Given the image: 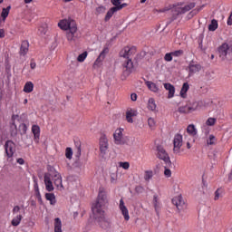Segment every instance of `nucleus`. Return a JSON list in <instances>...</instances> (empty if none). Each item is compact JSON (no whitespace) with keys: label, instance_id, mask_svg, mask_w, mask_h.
Masks as SVG:
<instances>
[{"label":"nucleus","instance_id":"nucleus-38","mask_svg":"<svg viewBox=\"0 0 232 232\" xmlns=\"http://www.w3.org/2000/svg\"><path fill=\"white\" fill-rule=\"evenodd\" d=\"M86 57H88V52H83L77 57L78 63H84Z\"/></svg>","mask_w":232,"mask_h":232},{"label":"nucleus","instance_id":"nucleus-28","mask_svg":"<svg viewBox=\"0 0 232 232\" xmlns=\"http://www.w3.org/2000/svg\"><path fill=\"white\" fill-rule=\"evenodd\" d=\"M188 90H189V83L188 82L183 83L182 88L180 90V95L182 99H186L187 97L186 93H188Z\"/></svg>","mask_w":232,"mask_h":232},{"label":"nucleus","instance_id":"nucleus-57","mask_svg":"<svg viewBox=\"0 0 232 232\" xmlns=\"http://www.w3.org/2000/svg\"><path fill=\"white\" fill-rule=\"evenodd\" d=\"M17 164H20V166H23L24 164V160L23 158H19L16 160Z\"/></svg>","mask_w":232,"mask_h":232},{"label":"nucleus","instance_id":"nucleus-32","mask_svg":"<svg viewBox=\"0 0 232 232\" xmlns=\"http://www.w3.org/2000/svg\"><path fill=\"white\" fill-rule=\"evenodd\" d=\"M21 220H23V215H17L15 218L12 219L11 224L14 227H17V226L21 224Z\"/></svg>","mask_w":232,"mask_h":232},{"label":"nucleus","instance_id":"nucleus-49","mask_svg":"<svg viewBox=\"0 0 232 232\" xmlns=\"http://www.w3.org/2000/svg\"><path fill=\"white\" fill-rule=\"evenodd\" d=\"M153 205L155 209H157V208L159 207V196L157 195L153 196Z\"/></svg>","mask_w":232,"mask_h":232},{"label":"nucleus","instance_id":"nucleus-10","mask_svg":"<svg viewBox=\"0 0 232 232\" xmlns=\"http://www.w3.org/2000/svg\"><path fill=\"white\" fill-rule=\"evenodd\" d=\"M218 53L220 59L223 61H227V52H229V44L224 43L218 47Z\"/></svg>","mask_w":232,"mask_h":232},{"label":"nucleus","instance_id":"nucleus-4","mask_svg":"<svg viewBox=\"0 0 232 232\" xmlns=\"http://www.w3.org/2000/svg\"><path fill=\"white\" fill-rule=\"evenodd\" d=\"M193 8H195V3H190L187 5H184L183 7L173 5H169V7L160 9V12L163 13V12H168L169 10H172V11L175 10V12H177L179 15L180 14H186V12H189V10Z\"/></svg>","mask_w":232,"mask_h":232},{"label":"nucleus","instance_id":"nucleus-63","mask_svg":"<svg viewBox=\"0 0 232 232\" xmlns=\"http://www.w3.org/2000/svg\"><path fill=\"white\" fill-rule=\"evenodd\" d=\"M187 148H188V150L191 149V144L189 142H187Z\"/></svg>","mask_w":232,"mask_h":232},{"label":"nucleus","instance_id":"nucleus-9","mask_svg":"<svg viewBox=\"0 0 232 232\" xmlns=\"http://www.w3.org/2000/svg\"><path fill=\"white\" fill-rule=\"evenodd\" d=\"M197 108H198V103L193 102L192 105H185L181 106L178 109L179 113H191L192 111H196Z\"/></svg>","mask_w":232,"mask_h":232},{"label":"nucleus","instance_id":"nucleus-6","mask_svg":"<svg viewBox=\"0 0 232 232\" xmlns=\"http://www.w3.org/2000/svg\"><path fill=\"white\" fill-rule=\"evenodd\" d=\"M157 150H158V159H160V160H164L165 164H167L168 167L171 166V160H169V155H168V152H166V150H164L162 146H158Z\"/></svg>","mask_w":232,"mask_h":232},{"label":"nucleus","instance_id":"nucleus-64","mask_svg":"<svg viewBox=\"0 0 232 232\" xmlns=\"http://www.w3.org/2000/svg\"><path fill=\"white\" fill-rule=\"evenodd\" d=\"M228 180H232V171L228 175Z\"/></svg>","mask_w":232,"mask_h":232},{"label":"nucleus","instance_id":"nucleus-22","mask_svg":"<svg viewBox=\"0 0 232 232\" xmlns=\"http://www.w3.org/2000/svg\"><path fill=\"white\" fill-rule=\"evenodd\" d=\"M30 47V44L28 41H23L20 47V55H26L28 53V48Z\"/></svg>","mask_w":232,"mask_h":232},{"label":"nucleus","instance_id":"nucleus-15","mask_svg":"<svg viewBox=\"0 0 232 232\" xmlns=\"http://www.w3.org/2000/svg\"><path fill=\"white\" fill-rule=\"evenodd\" d=\"M202 70V65L200 63H195V62H190L188 64V72L189 75L191 73H198V72H200Z\"/></svg>","mask_w":232,"mask_h":232},{"label":"nucleus","instance_id":"nucleus-42","mask_svg":"<svg viewBox=\"0 0 232 232\" xmlns=\"http://www.w3.org/2000/svg\"><path fill=\"white\" fill-rule=\"evenodd\" d=\"M169 168H171V166L168 167V164H165L164 175L165 177H167V179H169V177H171V169H169Z\"/></svg>","mask_w":232,"mask_h":232},{"label":"nucleus","instance_id":"nucleus-8","mask_svg":"<svg viewBox=\"0 0 232 232\" xmlns=\"http://www.w3.org/2000/svg\"><path fill=\"white\" fill-rule=\"evenodd\" d=\"M172 204L176 206L179 211H182L186 208V202H184V198H182V195L174 197L172 198Z\"/></svg>","mask_w":232,"mask_h":232},{"label":"nucleus","instance_id":"nucleus-43","mask_svg":"<svg viewBox=\"0 0 232 232\" xmlns=\"http://www.w3.org/2000/svg\"><path fill=\"white\" fill-rule=\"evenodd\" d=\"M164 61H166L167 63H171V61H173L172 53H167L164 56Z\"/></svg>","mask_w":232,"mask_h":232},{"label":"nucleus","instance_id":"nucleus-13","mask_svg":"<svg viewBox=\"0 0 232 232\" xmlns=\"http://www.w3.org/2000/svg\"><path fill=\"white\" fill-rule=\"evenodd\" d=\"M100 151L102 155H106L108 153V139L105 135L100 138Z\"/></svg>","mask_w":232,"mask_h":232},{"label":"nucleus","instance_id":"nucleus-19","mask_svg":"<svg viewBox=\"0 0 232 232\" xmlns=\"http://www.w3.org/2000/svg\"><path fill=\"white\" fill-rule=\"evenodd\" d=\"M32 132L34 136L35 142H39V137H41V127L39 125H33L32 126Z\"/></svg>","mask_w":232,"mask_h":232},{"label":"nucleus","instance_id":"nucleus-46","mask_svg":"<svg viewBox=\"0 0 232 232\" xmlns=\"http://www.w3.org/2000/svg\"><path fill=\"white\" fill-rule=\"evenodd\" d=\"M172 57H181V55H184V51L183 50H178L171 52Z\"/></svg>","mask_w":232,"mask_h":232},{"label":"nucleus","instance_id":"nucleus-44","mask_svg":"<svg viewBox=\"0 0 232 232\" xmlns=\"http://www.w3.org/2000/svg\"><path fill=\"white\" fill-rule=\"evenodd\" d=\"M217 122V119L215 118H208L206 121L207 126H215Z\"/></svg>","mask_w":232,"mask_h":232},{"label":"nucleus","instance_id":"nucleus-54","mask_svg":"<svg viewBox=\"0 0 232 232\" xmlns=\"http://www.w3.org/2000/svg\"><path fill=\"white\" fill-rule=\"evenodd\" d=\"M227 24L228 26H232V12L230 13V15H229L228 18H227Z\"/></svg>","mask_w":232,"mask_h":232},{"label":"nucleus","instance_id":"nucleus-34","mask_svg":"<svg viewBox=\"0 0 232 232\" xmlns=\"http://www.w3.org/2000/svg\"><path fill=\"white\" fill-rule=\"evenodd\" d=\"M148 108L151 111H155V110H157V104H155V100L153 98L149 99Z\"/></svg>","mask_w":232,"mask_h":232},{"label":"nucleus","instance_id":"nucleus-31","mask_svg":"<svg viewBox=\"0 0 232 232\" xmlns=\"http://www.w3.org/2000/svg\"><path fill=\"white\" fill-rule=\"evenodd\" d=\"M24 92L25 93H32V92H34V83L32 82H27L24 87Z\"/></svg>","mask_w":232,"mask_h":232},{"label":"nucleus","instance_id":"nucleus-60","mask_svg":"<svg viewBox=\"0 0 232 232\" xmlns=\"http://www.w3.org/2000/svg\"><path fill=\"white\" fill-rule=\"evenodd\" d=\"M5 37V29H0V39H3Z\"/></svg>","mask_w":232,"mask_h":232},{"label":"nucleus","instance_id":"nucleus-29","mask_svg":"<svg viewBox=\"0 0 232 232\" xmlns=\"http://www.w3.org/2000/svg\"><path fill=\"white\" fill-rule=\"evenodd\" d=\"M145 84L149 88V90H150V92H159V87L155 82L148 81L145 82Z\"/></svg>","mask_w":232,"mask_h":232},{"label":"nucleus","instance_id":"nucleus-1","mask_svg":"<svg viewBox=\"0 0 232 232\" xmlns=\"http://www.w3.org/2000/svg\"><path fill=\"white\" fill-rule=\"evenodd\" d=\"M108 205V196L103 188H100L96 202L92 204V211L94 215V220L102 227V229H110L111 222H110L104 216V209Z\"/></svg>","mask_w":232,"mask_h":232},{"label":"nucleus","instance_id":"nucleus-14","mask_svg":"<svg viewBox=\"0 0 232 232\" xmlns=\"http://www.w3.org/2000/svg\"><path fill=\"white\" fill-rule=\"evenodd\" d=\"M53 180L54 186H56L58 189H64V186H63V177L59 172H55V174L53 176Z\"/></svg>","mask_w":232,"mask_h":232},{"label":"nucleus","instance_id":"nucleus-26","mask_svg":"<svg viewBox=\"0 0 232 232\" xmlns=\"http://www.w3.org/2000/svg\"><path fill=\"white\" fill-rule=\"evenodd\" d=\"M54 232H63V222L60 218H54Z\"/></svg>","mask_w":232,"mask_h":232},{"label":"nucleus","instance_id":"nucleus-18","mask_svg":"<svg viewBox=\"0 0 232 232\" xmlns=\"http://www.w3.org/2000/svg\"><path fill=\"white\" fill-rule=\"evenodd\" d=\"M24 119H26V115L24 114H22V115H15L14 114L12 116V121H13V123L12 125L14 126V129L17 130V125L15 124V121H17V122H20V124H24Z\"/></svg>","mask_w":232,"mask_h":232},{"label":"nucleus","instance_id":"nucleus-52","mask_svg":"<svg viewBox=\"0 0 232 232\" xmlns=\"http://www.w3.org/2000/svg\"><path fill=\"white\" fill-rule=\"evenodd\" d=\"M19 211H21V207L19 206H14L13 208V215H15L16 213H19Z\"/></svg>","mask_w":232,"mask_h":232},{"label":"nucleus","instance_id":"nucleus-36","mask_svg":"<svg viewBox=\"0 0 232 232\" xmlns=\"http://www.w3.org/2000/svg\"><path fill=\"white\" fill-rule=\"evenodd\" d=\"M65 157L69 160H72V159L73 157V150H72V148H70V147L66 148V150H65Z\"/></svg>","mask_w":232,"mask_h":232},{"label":"nucleus","instance_id":"nucleus-23","mask_svg":"<svg viewBox=\"0 0 232 232\" xmlns=\"http://www.w3.org/2000/svg\"><path fill=\"white\" fill-rule=\"evenodd\" d=\"M74 145H75V154H74V157L76 159V160H79V159H81V140H74Z\"/></svg>","mask_w":232,"mask_h":232},{"label":"nucleus","instance_id":"nucleus-59","mask_svg":"<svg viewBox=\"0 0 232 232\" xmlns=\"http://www.w3.org/2000/svg\"><path fill=\"white\" fill-rule=\"evenodd\" d=\"M30 66L31 70H35V66H37V64L35 63V62H31Z\"/></svg>","mask_w":232,"mask_h":232},{"label":"nucleus","instance_id":"nucleus-48","mask_svg":"<svg viewBox=\"0 0 232 232\" xmlns=\"http://www.w3.org/2000/svg\"><path fill=\"white\" fill-rule=\"evenodd\" d=\"M120 167L123 169H130V162H120Z\"/></svg>","mask_w":232,"mask_h":232},{"label":"nucleus","instance_id":"nucleus-35","mask_svg":"<svg viewBox=\"0 0 232 232\" xmlns=\"http://www.w3.org/2000/svg\"><path fill=\"white\" fill-rule=\"evenodd\" d=\"M187 131L189 135H192L193 137H195V135H197V129L195 128V125H188L187 128Z\"/></svg>","mask_w":232,"mask_h":232},{"label":"nucleus","instance_id":"nucleus-33","mask_svg":"<svg viewBox=\"0 0 232 232\" xmlns=\"http://www.w3.org/2000/svg\"><path fill=\"white\" fill-rule=\"evenodd\" d=\"M217 28H218V21L215 19L211 20V23L208 25L209 32H215Z\"/></svg>","mask_w":232,"mask_h":232},{"label":"nucleus","instance_id":"nucleus-17","mask_svg":"<svg viewBox=\"0 0 232 232\" xmlns=\"http://www.w3.org/2000/svg\"><path fill=\"white\" fill-rule=\"evenodd\" d=\"M44 182L45 184L46 191H49V193H51V191H53V183L52 182V179H50V176L45 174L44 177Z\"/></svg>","mask_w":232,"mask_h":232},{"label":"nucleus","instance_id":"nucleus-25","mask_svg":"<svg viewBox=\"0 0 232 232\" xmlns=\"http://www.w3.org/2000/svg\"><path fill=\"white\" fill-rule=\"evenodd\" d=\"M113 137H114L115 144H121V142H122V130H117L114 132Z\"/></svg>","mask_w":232,"mask_h":232},{"label":"nucleus","instance_id":"nucleus-37","mask_svg":"<svg viewBox=\"0 0 232 232\" xmlns=\"http://www.w3.org/2000/svg\"><path fill=\"white\" fill-rule=\"evenodd\" d=\"M19 130H20L21 135H26V131H28V127L26 126L25 123H20Z\"/></svg>","mask_w":232,"mask_h":232},{"label":"nucleus","instance_id":"nucleus-39","mask_svg":"<svg viewBox=\"0 0 232 232\" xmlns=\"http://www.w3.org/2000/svg\"><path fill=\"white\" fill-rule=\"evenodd\" d=\"M204 7V5L201 7H197L196 9L192 10L189 14H188V17H195V15H197V14H198V12H200V10H202V8Z\"/></svg>","mask_w":232,"mask_h":232},{"label":"nucleus","instance_id":"nucleus-50","mask_svg":"<svg viewBox=\"0 0 232 232\" xmlns=\"http://www.w3.org/2000/svg\"><path fill=\"white\" fill-rule=\"evenodd\" d=\"M35 197H36V198H37L39 204H40L41 206H43L44 202H43V198L41 197V192L35 193Z\"/></svg>","mask_w":232,"mask_h":232},{"label":"nucleus","instance_id":"nucleus-12","mask_svg":"<svg viewBox=\"0 0 232 232\" xmlns=\"http://www.w3.org/2000/svg\"><path fill=\"white\" fill-rule=\"evenodd\" d=\"M76 24H77L73 20H62L58 23V26L61 28V30H70Z\"/></svg>","mask_w":232,"mask_h":232},{"label":"nucleus","instance_id":"nucleus-21","mask_svg":"<svg viewBox=\"0 0 232 232\" xmlns=\"http://www.w3.org/2000/svg\"><path fill=\"white\" fill-rule=\"evenodd\" d=\"M110 53V49L108 47H104L103 50L101 52L100 55L96 59L94 64H98L99 63H102L106 57V53Z\"/></svg>","mask_w":232,"mask_h":232},{"label":"nucleus","instance_id":"nucleus-16","mask_svg":"<svg viewBox=\"0 0 232 232\" xmlns=\"http://www.w3.org/2000/svg\"><path fill=\"white\" fill-rule=\"evenodd\" d=\"M120 210L124 217L125 220H130V211H128V208L124 205V199L120 200Z\"/></svg>","mask_w":232,"mask_h":232},{"label":"nucleus","instance_id":"nucleus-40","mask_svg":"<svg viewBox=\"0 0 232 232\" xmlns=\"http://www.w3.org/2000/svg\"><path fill=\"white\" fill-rule=\"evenodd\" d=\"M106 12V7L104 5H101L96 8L95 15H101V14H104Z\"/></svg>","mask_w":232,"mask_h":232},{"label":"nucleus","instance_id":"nucleus-27","mask_svg":"<svg viewBox=\"0 0 232 232\" xmlns=\"http://www.w3.org/2000/svg\"><path fill=\"white\" fill-rule=\"evenodd\" d=\"M45 199L50 202L51 206H55V204H57L55 194L53 193H45Z\"/></svg>","mask_w":232,"mask_h":232},{"label":"nucleus","instance_id":"nucleus-41","mask_svg":"<svg viewBox=\"0 0 232 232\" xmlns=\"http://www.w3.org/2000/svg\"><path fill=\"white\" fill-rule=\"evenodd\" d=\"M215 140H217V139L215 138V135L211 134L208 137V140H207V143L208 146H213L215 144Z\"/></svg>","mask_w":232,"mask_h":232},{"label":"nucleus","instance_id":"nucleus-20","mask_svg":"<svg viewBox=\"0 0 232 232\" xmlns=\"http://www.w3.org/2000/svg\"><path fill=\"white\" fill-rule=\"evenodd\" d=\"M164 88L169 92L168 99H172L175 95V86L171 83H164Z\"/></svg>","mask_w":232,"mask_h":232},{"label":"nucleus","instance_id":"nucleus-3","mask_svg":"<svg viewBox=\"0 0 232 232\" xmlns=\"http://www.w3.org/2000/svg\"><path fill=\"white\" fill-rule=\"evenodd\" d=\"M111 3L113 5V7L109 9V11L107 12L104 17L105 23H108V21H110V19L113 17V14H116V12H119L122 10V8H126V6H128V4L126 3L122 4L121 1H111Z\"/></svg>","mask_w":232,"mask_h":232},{"label":"nucleus","instance_id":"nucleus-5","mask_svg":"<svg viewBox=\"0 0 232 232\" xmlns=\"http://www.w3.org/2000/svg\"><path fill=\"white\" fill-rule=\"evenodd\" d=\"M4 148L7 159H12L15 153V143L13 140H8L5 141Z\"/></svg>","mask_w":232,"mask_h":232},{"label":"nucleus","instance_id":"nucleus-51","mask_svg":"<svg viewBox=\"0 0 232 232\" xmlns=\"http://www.w3.org/2000/svg\"><path fill=\"white\" fill-rule=\"evenodd\" d=\"M148 124H149L150 128H153L155 126V120L153 118H149Z\"/></svg>","mask_w":232,"mask_h":232},{"label":"nucleus","instance_id":"nucleus-61","mask_svg":"<svg viewBox=\"0 0 232 232\" xmlns=\"http://www.w3.org/2000/svg\"><path fill=\"white\" fill-rule=\"evenodd\" d=\"M136 191H142V187H140V186H138V187H136Z\"/></svg>","mask_w":232,"mask_h":232},{"label":"nucleus","instance_id":"nucleus-11","mask_svg":"<svg viewBox=\"0 0 232 232\" xmlns=\"http://www.w3.org/2000/svg\"><path fill=\"white\" fill-rule=\"evenodd\" d=\"M173 144H174V148H173L174 153H179L180 148H182V135L181 134H176L174 136Z\"/></svg>","mask_w":232,"mask_h":232},{"label":"nucleus","instance_id":"nucleus-45","mask_svg":"<svg viewBox=\"0 0 232 232\" xmlns=\"http://www.w3.org/2000/svg\"><path fill=\"white\" fill-rule=\"evenodd\" d=\"M38 32L40 33V35H46L48 29L46 28V25H42L39 27Z\"/></svg>","mask_w":232,"mask_h":232},{"label":"nucleus","instance_id":"nucleus-58","mask_svg":"<svg viewBox=\"0 0 232 232\" xmlns=\"http://www.w3.org/2000/svg\"><path fill=\"white\" fill-rule=\"evenodd\" d=\"M130 100L133 101V102H135V101H137V93H131Z\"/></svg>","mask_w":232,"mask_h":232},{"label":"nucleus","instance_id":"nucleus-56","mask_svg":"<svg viewBox=\"0 0 232 232\" xmlns=\"http://www.w3.org/2000/svg\"><path fill=\"white\" fill-rule=\"evenodd\" d=\"M48 171H50V173H53V176L55 175V173H58L57 170H55V168L52 166L48 168Z\"/></svg>","mask_w":232,"mask_h":232},{"label":"nucleus","instance_id":"nucleus-24","mask_svg":"<svg viewBox=\"0 0 232 232\" xmlns=\"http://www.w3.org/2000/svg\"><path fill=\"white\" fill-rule=\"evenodd\" d=\"M132 117H137V111L130 110L126 112V120L130 124L133 123V118Z\"/></svg>","mask_w":232,"mask_h":232},{"label":"nucleus","instance_id":"nucleus-7","mask_svg":"<svg viewBox=\"0 0 232 232\" xmlns=\"http://www.w3.org/2000/svg\"><path fill=\"white\" fill-rule=\"evenodd\" d=\"M66 37L69 43H75L77 41V24L66 32Z\"/></svg>","mask_w":232,"mask_h":232},{"label":"nucleus","instance_id":"nucleus-47","mask_svg":"<svg viewBox=\"0 0 232 232\" xmlns=\"http://www.w3.org/2000/svg\"><path fill=\"white\" fill-rule=\"evenodd\" d=\"M152 178H153V171H151V170H147V171L145 172V176H144L145 180H150V179H152Z\"/></svg>","mask_w":232,"mask_h":232},{"label":"nucleus","instance_id":"nucleus-30","mask_svg":"<svg viewBox=\"0 0 232 232\" xmlns=\"http://www.w3.org/2000/svg\"><path fill=\"white\" fill-rule=\"evenodd\" d=\"M10 10H12V5H8L7 7H4L2 9L1 17L4 21L6 19V17H8Z\"/></svg>","mask_w":232,"mask_h":232},{"label":"nucleus","instance_id":"nucleus-53","mask_svg":"<svg viewBox=\"0 0 232 232\" xmlns=\"http://www.w3.org/2000/svg\"><path fill=\"white\" fill-rule=\"evenodd\" d=\"M220 188H218L215 192V198L214 200H218V198H220Z\"/></svg>","mask_w":232,"mask_h":232},{"label":"nucleus","instance_id":"nucleus-2","mask_svg":"<svg viewBox=\"0 0 232 232\" xmlns=\"http://www.w3.org/2000/svg\"><path fill=\"white\" fill-rule=\"evenodd\" d=\"M130 55H131V48L128 46L124 47V49L120 52V57L126 59L122 64L123 75L125 77H129V75L133 72V62L131 61V58H130Z\"/></svg>","mask_w":232,"mask_h":232},{"label":"nucleus","instance_id":"nucleus-62","mask_svg":"<svg viewBox=\"0 0 232 232\" xmlns=\"http://www.w3.org/2000/svg\"><path fill=\"white\" fill-rule=\"evenodd\" d=\"M203 188H208V183L203 179L202 180Z\"/></svg>","mask_w":232,"mask_h":232},{"label":"nucleus","instance_id":"nucleus-55","mask_svg":"<svg viewBox=\"0 0 232 232\" xmlns=\"http://www.w3.org/2000/svg\"><path fill=\"white\" fill-rule=\"evenodd\" d=\"M34 188L35 193H41V192L39 191V184H38L37 181H35V180H34Z\"/></svg>","mask_w":232,"mask_h":232}]
</instances>
